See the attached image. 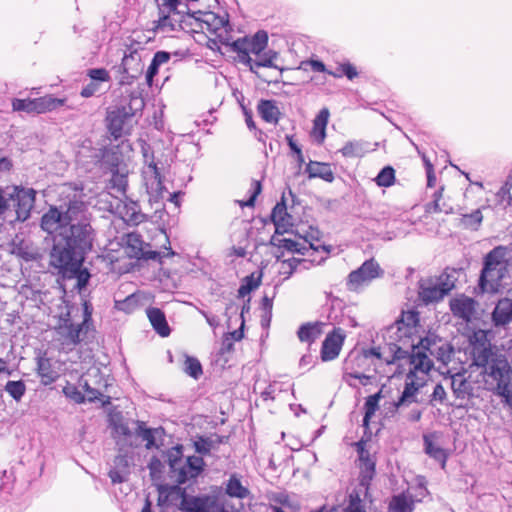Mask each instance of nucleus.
<instances>
[{"label": "nucleus", "mask_w": 512, "mask_h": 512, "mask_svg": "<svg viewBox=\"0 0 512 512\" xmlns=\"http://www.w3.org/2000/svg\"><path fill=\"white\" fill-rule=\"evenodd\" d=\"M357 451H358V454H359V463L360 462H365L366 459H371L368 451H366L365 448H364V443L363 442L357 443Z\"/></svg>", "instance_id": "obj_57"}, {"label": "nucleus", "mask_w": 512, "mask_h": 512, "mask_svg": "<svg viewBox=\"0 0 512 512\" xmlns=\"http://www.w3.org/2000/svg\"><path fill=\"white\" fill-rule=\"evenodd\" d=\"M382 273L380 265L374 259L367 260L357 270L350 273L348 279L349 288L357 290L380 277Z\"/></svg>", "instance_id": "obj_12"}, {"label": "nucleus", "mask_w": 512, "mask_h": 512, "mask_svg": "<svg viewBox=\"0 0 512 512\" xmlns=\"http://www.w3.org/2000/svg\"><path fill=\"white\" fill-rule=\"evenodd\" d=\"M109 477L111 478L113 483H120L124 480L122 475L116 470H111L109 472Z\"/></svg>", "instance_id": "obj_62"}, {"label": "nucleus", "mask_w": 512, "mask_h": 512, "mask_svg": "<svg viewBox=\"0 0 512 512\" xmlns=\"http://www.w3.org/2000/svg\"><path fill=\"white\" fill-rule=\"evenodd\" d=\"M5 391L15 400L20 401L26 392V386L23 381H8L5 385Z\"/></svg>", "instance_id": "obj_41"}, {"label": "nucleus", "mask_w": 512, "mask_h": 512, "mask_svg": "<svg viewBox=\"0 0 512 512\" xmlns=\"http://www.w3.org/2000/svg\"><path fill=\"white\" fill-rule=\"evenodd\" d=\"M260 285V276L251 274L243 279L241 286L239 287L238 294L240 297H245L251 291L256 289Z\"/></svg>", "instance_id": "obj_43"}, {"label": "nucleus", "mask_w": 512, "mask_h": 512, "mask_svg": "<svg viewBox=\"0 0 512 512\" xmlns=\"http://www.w3.org/2000/svg\"><path fill=\"white\" fill-rule=\"evenodd\" d=\"M488 331L476 330L469 338L473 363L483 367L487 389L494 391L512 408V370L505 359L493 358Z\"/></svg>", "instance_id": "obj_5"}, {"label": "nucleus", "mask_w": 512, "mask_h": 512, "mask_svg": "<svg viewBox=\"0 0 512 512\" xmlns=\"http://www.w3.org/2000/svg\"><path fill=\"white\" fill-rule=\"evenodd\" d=\"M309 65L313 71L316 72H326V67L323 62L318 60H311Z\"/></svg>", "instance_id": "obj_58"}, {"label": "nucleus", "mask_w": 512, "mask_h": 512, "mask_svg": "<svg viewBox=\"0 0 512 512\" xmlns=\"http://www.w3.org/2000/svg\"><path fill=\"white\" fill-rule=\"evenodd\" d=\"M146 298L148 297L144 293H134L128 296L122 302H118L117 308L126 313H132L142 304V301Z\"/></svg>", "instance_id": "obj_34"}, {"label": "nucleus", "mask_w": 512, "mask_h": 512, "mask_svg": "<svg viewBox=\"0 0 512 512\" xmlns=\"http://www.w3.org/2000/svg\"><path fill=\"white\" fill-rule=\"evenodd\" d=\"M141 49L139 42L126 46L120 65L122 73L134 76L142 71Z\"/></svg>", "instance_id": "obj_16"}, {"label": "nucleus", "mask_w": 512, "mask_h": 512, "mask_svg": "<svg viewBox=\"0 0 512 512\" xmlns=\"http://www.w3.org/2000/svg\"><path fill=\"white\" fill-rule=\"evenodd\" d=\"M88 76L92 80L106 82L110 79L109 73L103 68L91 69L88 72Z\"/></svg>", "instance_id": "obj_48"}, {"label": "nucleus", "mask_w": 512, "mask_h": 512, "mask_svg": "<svg viewBox=\"0 0 512 512\" xmlns=\"http://www.w3.org/2000/svg\"><path fill=\"white\" fill-rule=\"evenodd\" d=\"M404 358L402 349L394 352L389 358L381 351L380 347H371L351 351L344 361V381L352 386H366L372 378L367 372L374 371L387 377L403 373V364L400 361Z\"/></svg>", "instance_id": "obj_4"}, {"label": "nucleus", "mask_w": 512, "mask_h": 512, "mask_svg": "<svg viewBox=\"0 0 512 512\" xmlns=\"http://www.w3.org/2000/svg\"><path fill=\"white\" fill-rule=\"evenodd\" d=\"M37 372L43 385L53 383L59 376L58 372L53 369L51 361L45 357L38 359Z\"/></svg>", "instance_id": "obj_28"}, {"label": "nucleus", "mask_w": 512, "mask_h": 512, "mask_svg": "<svg viewBox=\"0 0 512 512\" xmlns=\"http://www.w3.org/2000/svg\"><path fill=\"white\" fill-rule=\"evenodd\" d=\"M126 244L127 249H130V251L127 253L131 257L140 258L143 255L142 242L137 234H128L126 238Z\"/></svg>", "instance_id": "obj_42"}, {"label": "nucleus", "mask_w": 512, "mask_h": 512, "mask_svg": "<svg viewBox=\"0 0 512 512\" xmlns=\"http://www.w3.org/2000/svg\"><path fill=\"white\" fill-rule=\"evenodd\" d=\"M426 169H427V181L428 186H433L435 181V176L433 174L432 165L429 162H426Z\"/></svg>", "instance_id": "obj_60"}, {"label": "nucleus", "mask_w": 512, "mask_h": 512, "mask_svg": "<svg viewBox=\"0 0 512 512\" xmlns=\"http://www.w3.org/2000/svg\"><path fill=\"white\" fill-rule=\"evenodd\" d=\"M33 99H13V111L33 113Z\"/></svg>", "instance_id": "obj_47"}, {"label": "nucleus", "mask_w": 512, "mask_h": 512, "mask_svg": "<svg viewBox=\"0 0 512 512\" xmlns=\"http://www.w3.org/2000/svg\"><path fill=\"white\" fill-rule=\"evenodd\" d=\"M436 434H430L424 436V443H425V451L428 455H430L432 458L438 460L441 462L442 468L445 467L447 454L444 449H442L437 443H436Z\"/></svg>", "instance_id": "obj_27"}, {"label": "nucleus", "mask_w": 512, "mask_h": 512, "mask_svg": "<svg viewBox=\"0 0 512 512\" xmlns=\"http://www.w3.org/2000/svg\"><path fill=\"white\" fill-rule=\"evenodd\" d=\"M465 381L461 375H455L452 377V388L456 393H461L465 391Z\"/></svg>", "instance_id": "obj_51"}, {"label": "nucleus", "mask_w": 512, "mask_h": 512, "mask_svg": "<svg viewBox=\"0 0 512 512\" xmlns=\"http://www.w3.org/2000/svg\"><path fill=\"white\" fill-rule=\"evenodd\" d=\"M257 111L267 123L277 124L280 119L281 112L275 101L261 100L257 106Z\"/></svg>", "instance_id": "obj_26"}, {"label": "nucleus", "mask_w": 512, "mask_h": 512, "mask_svg": "<svg viewBox=\"0 0 512 512\" xmlns=\"http://www.w3.org/2000/svg\"><path fill=\"white\" fill-rule=\"evenodd\" d=\"M143 179L150 201H159L163 197L164 186L158 168L153 161H150L143 169Z\"/></svg>", "instance_id": "obj_14"}, {"label": "nucleus", "mask_w": 512, "mask_h": 512, "mask_svg": "<svg viewBox=\"0 0 512 512\" xmlns=\"http://www.w3.org/2000/svg\"><path fill=\"white\" fill-rule=\"evenodd\" d=\"M168 462L172 477H174L179 484L196 478L204 467V461L201 457L192 456L184 459L182 457L181 446L173 447L168 451Z\"/></svg>", "instance_id": "obj_8"}, {"label": "nucleus", "mask_w": 512, "mask_h": 512, "mask_svg": "<svg viewBox=\"0 0 512 512\" xmlns=\"http://www.w3.org/2000/svg\"><path fill=\"white\" fill-rule=\"evenodd\" d=\"M328 74L335 78H340L345 75L349 80H352L358 76V71L354 65L345 62L339 64L335 71H328Z\"/></svg>", "instance_id": "obj_38"}, {"label": "nucleus", "mask_w": 512, "mask_h": 512, "mask_svg": "<svg viewBox=\"0 0 512 512\" xmlns=\"http://www.w3.org/2000/svg\"><path fill=\"white\" fill-rule=\"evenodd\" d=\"M454 287L448 276L438 279H425L420 282L419 297L425 303L437 302L448 294Z\"/></svg>", "instance_id": "obj_11"}, {"label": "nucleus", "mask_w": 512, "mask_h": 512, "mask_svg": "<svg viewBox=\"0 0 512 512\" xmlns=\"http://www.w3.org/2000/svg\"><path fill=\"white\" fill-rule=\"evenodd\" d=\"M267 44V32L264 30H259L252 36H245L235 40L232 43V48L234 51L241 54V61L246 65V57H250V54L259 55L265 50Z\"/></svg>", "instance_id": "obj_10"}, {"label": "nucleus", "mask_w": 512, "mask_h": 512, "mask_svg": "<svg viewBox=\"0 0 512 512\" xmlns=\"http://www.w3.org/2000/svg\"><path fill=\"white\" fill-rule=\"evenodd\" d=\"M111 184L112 188L116 189L118 192L125 193L128 185L127 174L120 173L118 171L113 173V176L111 178Z\"/></svg>", "instance_id": "obj_46"}, {"label": "nucleus", "mask_w": 512, "mask_h": 512, "mask_svg": "<svg viewBox=\"0 0 512 512\" xmlns=\"http://www.w3.org/2000/svg\"><path fill=\"white\" fill-rule=\"evenodd\" d=\"M439 200H440L439 198H436L432 204L428 205L427 212H429V213L442 212L443 210L440 207Z\"/></svg>", "instance_id": "obj_61"}, {"label": "nucleus", "mask_w": 512, "mask_h": 512, "mask_svg": "<svg viewBox=\"0 0 512 512\" xmlns=\"http://www.w3.org/2000/svg\"><path fill=\"white\" fill-rule=\"evenodd\" d=\"M345 512H365L362 509L361 501L359 498L351 499L349 506L346 508Z\"/></svg>", "instance_id": "obj_54"}, {"label": "nucleus", "mask_w": 512, "mask_h": 512, "mask_svg": "<svg viewBox=\"0 0 512 512\" xmlns=\"http://www.w3.org/2000/svg\"><path fill=\"white\" fill-rule=\"evenodd\" d=\"M446 396V392L442 385L438 384L435 386L432 398L433 400L443 401Z\"/></svg>", "instance_id": "obj_55"}, {"label": "nucleus", "mask_w": 512, "mask_h": 512, "mask_svg": "<svg viewBox=\"0 0 512 512\" xmlns=\"http://www.w3.org/2000/svg\"><path fill=\"white\" fill-rule=\"evenodd\" d=\"M306 171L310 178H321L327 182H332L334 180V174L330 166L326 163L311 161L307 165Z\"/></svg>", "instance_id": "obj_29"}, {"label": "nucleus", "mask_w": 512, "mask_h": 512, "mask_svg": "<svg viewBox=\"0 0 512 512\" xmlns=\"http://www.w3.org/2000/svg\"><path fill=\"white\" fill-rule=\"evenodd\" d=\"M98 88L97 84L90 83L81 90V96L84 98L91 97L98 91Z\"/></svg>", "instance_id": "obj_52"}, {"label": "nucleus", "mask_w": 512, "mask_h": 512, "mask_svg": "<svg viewBox=\"0 0 512 512\" xmlns=\"http://www.w3.org/2000/svg\"><path fill=\"white\" fill-rule=\"evenodd\" d=\"M170 54L165 51H158L155 53L152 61L154 62V65L161 66L162 64H165L169 61Z\"/></svg>", "instance_id": "obj_50"}, {"label": "nucleus", "mask_w": 512, "mask_h": 512, "mask_svg": "<svg viewBox=\"0 0 512 512\" xmlns=\"http://www.w3.org/2000/svg\"><path fill=\"white\" fill-rule=\"evenodd\" d=\"M497 198L500 203L509 204L511 202L512 196L510 193V187L508 183H506L499 189V191L497 192Z\"/></svg>", "instance_id": "obj_49"}, {"label": "nucleus", "mask_w": 512, "mask_h": 512, "mask_svg": "<svg viewBox=\"0 0 512 512\" xmlns=\"http://www.w3.org/2000/svg\"><path fill=\"white\" fill-rule=\"evenodd\" d=\"M329 110L323 108L313 121V127L310 133L311 138L317 144H322L326 138V127L329 121Z\"/></svg>", "instance_id": "obj_20"}, {"label": "nucleus", "mask_w": 512, "mask_h": 512, "mask_svg": "<svg viewBox=\"0 0 512 512\" xmlns=\"http://www.w3.org/2000/svg\"><path fill=\"white\" fill-rule=\"evenodd\" d=\"M198 0H159L161 9L167 14L159 18L156 30L169 34L184 31L191 34L199 44L210 48L217 42L228 41V22L224 17L211 11H202L194 7Z\"/></svg>", "instance_id": "obj_3"}, {"label": "nucleus", "mask_w": 512, "mask_h": 512, "mask_svg": "<svg viewBox=\"0 0 512 512\" xmlns=\"http://www.w3.org/2000/svg\"><path fill=\"white\" fill-rule=\"evenodd\" d=\"M114 437L117 439V442L121 441L127 442L129 444L134 443L135 430L131 431L126 423L114 424L113 426Z\"/></svg>", "instance_id": "obj_35"}, {"label": "nucleus", "mask_w": 512, "mask_h": 512, "mask_svg": "<svg viewBox=\"0 0 512 512\" xmlns=\"http://www.w3.org/2000/svg\"><path fill=\"white\" fill-rule=\"evenodd\" d=\"M271 219L275 225V231L278 234L288 232L291 226V216L287 213V208L284 203H278L272 210Z\"/></svg>", "instance_id": "obj_21"}, {"label": "nucleus", "mask_w": 512, "mask_h": 512, "mask_svg": "<svg viewBox=\"0 0 512 512\" xmlns=\"http://www.w3.org/2000/svg\"><path fill=\"white\" fill-rule=\"evenodd\" d=\"M396 343L390 346L394 354L399 348L404 353L400 361L403 364V371L408 367L405 378V386L399 403H411L420 388L429 380V373L433 362L429 355H434L436 349H440L441 339L435 334H428L422 337V328L419 324V314L415 311H405L401 318L388 329Z\"/></svg>", "instance_id": "obj_2"}, {"label": "nucleus", "mask_w": 512, "mask_h": 512, "mask_svg": "<svg viewBox=\"0 0 512 512\" xmlns=\"http://www.w3.org/2000/svg\"><path fill=\"white\" fill-rule=\"evenodd\" d=\"M322 334L321 323H307L298 330V338L301 342L312 343Z\"/></svg>", "instance_id": "obj_31"}, {"label": "nucleus", "mask_w": 512, "mask_h": 512, "mask_svg": "<svg viewBox=\"0 0 512 512\" xmlns=\"http://www.w3.org/2000/svg\"><path fill=\"white\" fill-rule=\"evenodd\" d=\"M359 468L361 471V483L363 485H367L368 482L372 479L374 470H375V463L372 459H366L365 462L359 463Z\"/></svg>", "instance_id": "obj_45"}, {"label": "nucleus", "mask_w": 512, "mask_h": 512, "mask_svg": "<svg viewBox=\"0 0 512 512\" xmlns=\"http://www.w3.org/2000/svg\"><path fill=\"white\" fill-rule=\"evenodd\" d=\"M158 65H154V62L152 61L150 66L148 67L147 73H146V79L149 85H151L154 76L158 73Z\"/></svg>", "instance_id": "obj_56"}, {"label": "nucleus", "mask_w": 512, "mask_h": 512, "mask_svg": "<svg viewBox=\"0 0 512 512\" xmlns=\"http://www.w3.org/2000/svg\"><path fill=\"white\" fill-rule=\"evenodd\" d=\"M132 424L135 426L134 440L140 438L146 442V447L148 449L152 448L154 446V436L152 430L145 428L143 424L139 422H132Z\"/></svg>", "instance_id": "obj_39"}, {"label": "nucleus", "mask_w": 512, "mask_h": 512, "mask_svg": "<svg viewBox=\"0 0 512 512\" xmlns=\"http://www.w3.org/2000/svg\"><path fill=\"white\" fill-rule=\"evenodd\" d=\"M512 267V248L506 246L495 247L484 258V266L480 277V286L483 291L497 292L509 277Z\"/></svg>", "instance_id": "obj_6"}, {"label": "nucleus", "mask_w": 512, "mask_h": 512, "mask_svg": "<svg viewBox=\"0 0 512 512\" xmlns=\"http://www.w3.org/2000/svg\"><path fill=\"white\" fill-rule=\"evenodd\" d=\"M184 371L191 377L198 379L202 375V366L194 357H186Z\"/></svg>", "instance_id": "obj_44"}, {"label": "nucleus", "mask_w": 512, "mask_h": 512, "mask_svg": "<svg viewBox=\"0 0 512 512\" xmlns=\"http://www.w3.org/2000/svg\"><path fill=\"white\" fill-rule=\"evenodd\" d=\"M66 99L56 98L52 95H46L33 99V113L42 114L58 109L63 106Z\"/></svg>", "instance_id": "obj_23"}, {"label": "nucleus", "mask_w": 512, "mask_h": 512, "mask_svg": "<svg viewBox=\"0 0 512 512\" xmlns=\"http://www.w3.org/2000/svg\"><path fill=\"white\" fill-rule=\"evenodd\" d=\"M80 385L85 390V395L75 385L70 383L63 387L64 395L75 403H83L86 399L92 401L98 398L99 393L91 388L86 380L81 379Z\"/></svg>", "instance_id": "obj_19"}, {"label": "nucleus", "mask_w": 512, "mask_h": 512, "mask_svg": "<svg viewBox=\"0 0 512 512\" xmlns=\"http://www.w3.org/2000/svg\"><path fill=\"white\" fill-rule=\"evenodd\" d=\"M147 317L154 330L161 336L167 337L170 334V328L165 314L158 308H149L146 311Z\"/></svg>", "instance_id": "obj_25"}, {"label": "nucleus", "mask_w": 512, "mask_h": 512, "mask_svg": "<svg viewBox=\"0 0 512 512\" xmlns=\"http://www.w3.org/2000/svg\"><path fill=\"white\" fill-rule=\"evenodd\" d=\"M414 499L410 494H400L392 497L389 503L390 512H411L414 507Z\"/></svg>", "instance_id": "obj_30"}, {"label": "nucleus", "mask_w": 512, "mask_h": 512, "mask_svg": "<svg viewBox=\"0 0 512 512\" xmlns=\"http://www.w3.org/2000/svg\"><path fill=\"white\" fill-rule=\"evenodd\" d=\"M84 209L83 202L71 201L65 212L51 207L42 216L41 227L53 237L51 264L64 278L77 280L82 290L89 282L90 273L83 268L84 255L92 248V228L78 221Z\"/></svg>", "instance_id": "obj_1"}, {"label": "nucleus", "mask_w": 512, "mask_h": 512, "mask_svg": "<svg viewBox=\"0 0 512 512\" xmlns=\"http://www.w3.org/2000/svg\"><path fill=\"white\" fill-rule=\"evenodd\" d=\"M244 114H245V121H246V124L249 127V129H255V123L252 119V114L247 110L244 111Z\"/></svg>", "instance_id": "obj_63"}, {"label": "nucleus", "mask_w": 512, "mask_h": 512, "mask_svg": "<svg viewBox=\"0 0 512 512\" xmlns=\"http://www.w3.org/2000/svg\"><path fill=\"white\" fill-rule=\"evenodd\" d=\"M130 121V115L122 109H115L108 112V130L115 139L129 133L131 128L129 125Z\"/></svg>", "instance_id": "obj_17"}, {"label": "nucleus", "mask_w": 512, "mask_h": 512, "mask_svg": "<svg viewBox=\"0 0 512 512\" xmlns=\"http://www.w3.org/2000/svg\"><path fill=\"white\" fill-rule=\"evenodd\" d=\"M273 243L280 249H284L289 253L300 255H311V252H318L320 249L324 254H328L329 250L325 246L319 244V241H313L308 236L294 235L293 237L276 238L273 237Z\"/></svg>", "instance_id": "obj_9"}, {"label": "nucleus", "mask_w": 512, "mask_h": 512, "mask_svg": "<svg viewBox=\"0 0 512 512\" xmlns=\"http://www.w3.org/2000/svg\"><path fill=\"white\" fill-rule=\"evenodd\" d=\"M374 181L379 187H390L395 183V170L391 166L384 167Z\"/></svg>", "instance_id": "obj_36"}, {"label": "nucleus", "mask_w": 512, "mask_h": 512, "mask_svg": "<svg viewBox=\"0 0 512 512\" xmlns=\"http://www.w3.org/2000/svg\"><path fill=\"white\" fill-rule=\"evenodd\" d=\"M85 307V319L82 324L74 325L70 322V319H63V323L58 326V333L64 339L66 344H77L81 340V334L84 327L90 317V311L88 304H84Z\"/></svg>", "instance_id": "obj_18"}, {"label": "nucleus", "mask_w": 512, "mask_h": 512, "mask_svg": "<svg viewBox=\"0 0 512 512\" xmlns=\"http://www.w3.org/2000/svg\"><path fill=\"white\" fill-rule=\"evenodd\" d=\"M346 338L345 332L341 328H335L327 334L321 347V359L324 362L336 359Z\"/></svg>", "instance_id": "obj_13"}, {"label": "nucleus", "mask_w": 512, "mask_h": 512, "mask_svg": "<svg viewBox=\"0 0 512 512\" xmlns=\"http://www.w3.org/2000/svg\"><path fill=\"white\" fill-rule=\"evenodd\" d=\"M11 167H12V163H11L10 159L0 155V172L8 171L11 169Z\"/></svg>", "instance_id": "obj_59"}, {"label": "nucleus", "mask_w": 512, "mask_h": 512, "mask_svg": "<svg viewBox=\"0 0 512 512\" xmlns=\"http://www.w3.org/2000/svg\"><path fill=\"white\" fill-rule=\"evenodd\" d=\"M226 493L230 497L238 499L247 498L250 494L248 488L242 484L240 478L236 475H232L226 484Z\"/></svg>", "instance_id": "obj_32"}, {"label": "nucleus", "mask_w": 512, "mask_h": 512, "mask_svg": "<svg viewBox=\"0 0 512 512\" xmlns=\"http://www.w3.org/2000/svg\"><path fill=\"white\" fill-rule=\"evenodd\" d=\"M253 187H254V192H253L252 196L250 197V199L247 202H245V203L240 202L241 206H252L254 204V201H255L257 195L261 191V185L258 181H255L253 183Z\"/></svg>", "instance_id": "obj_53"}, {"label": "nucleus", "mask_w": 512, "mask_h": 512, "mask_svg": "<svg viewBox=\"0 0 512 512\" xmlns=\"http://www.w3.org/2000/svg\"><path fill=\"white\" fill-rule=\"evenodd\" d=\"M452 314L469 323L477 319V303L470 297L459 295L450 300Z\"/></svg>", "instance_id": "obj_15"}, {"label": "nucleus", "mask_w": 512, "mask_h": 512, "mask_svg": "<svg viewBox=\"0 0 512 512\" xmlns=\"http://www.w3.org/2000/svg\"><path fill=\"white\" fill-rule=\"evenodd\" d=\"M380 393L369 396L365 402V415L363 419L364 426H368L370 419L373 417L378 409V403L380 400Z\"/></svg>", "instance_id": "obj_40"}, {"label": "nucleus", "mask_w": 512, "mask_h": 512, "mask_svg": "<svg viewBox=\"0 0 512 512\" xmlns=\"http://www.w3.org/2000/svg\"><path fill=\"white\" fill-rule=\"evenodd\" d=\"M258 58L253 60L251 57H246V66L249 67V70L255 74L258 73V69L260 67H276L274 64L275 60L278 57V53L273 50H268L264 53H260L257 55Z\"/></svg>", "instance_id": "obj_24"}, {"label": "nucleus", "mask_w": 512, "mask_h": 512, "mask_svg": "<svg viewBox=\"0 0 512 512\" xmlns=\"http://www.w3.org/2000/svg\"><path fill=\"white\" fill-rule=\"evenodd\" d=\"M149 466L152 473H154L161 466V462L158 459H152Z\"/></svg>", "instance_id": "obj_64"}, {"label": "nucleus", "mask_w": 512, "mask_h": 512, "mask_svg": "<svg viewBox=\"0 0 512 512\" xmlns=\"http://www.w3.org/2000/svg\"><path fill=\"white\" fill-rule=\"evenodd\" d=\"M36 191L18 185L0 186V216L9 208V202H13L16 218L25 221L29 218L35 204Z\"/></svg>", "instance_id": "obj_7"}, {"label": "nucleus", "mask_w": 512, "mask_h": 512, "mask_svg": "<svg viewBox=\"0 0 512 512\" xmlns=\"http://www.w3.org/2000/svg\"><path fill=\"white\" fill-rule=\"evenodd\" d=\"M340 152L344 157H362L366 153V149L361 142L350 141L340 149Z\"/></svg>", "instance_id": "obj_37"}, {"label": "nucleus", "mask_w": 512, "mask_h": 512, "mask_svg": "<svg viewBox=\"0 0 512 512\" xmlns=\"http://www.w3.org/2000/svg\"><path fill=\"white\" fill-rule=\"evenodd\" d=\"M492 321L496 326L512 321V300L504 298L497 303L492 313Z\"/></svg>", "instance_id": "obj_22"}, {"label": "nucleus", "mask_w": 512, "mask_h": 512, "mask_svg": "<svg viewBox=\"0 0 512 512\" xmlns=\"http://www.w3.org/2000/svg\"><path fill=\"white\" fill-rule=\"evenodd\" d=\"M483 221V214L480 208L475 209L471 213H465L461 215V225L469 230H478Z\"/></svg>", "instance_id": "obj_33"}]
</instances>
